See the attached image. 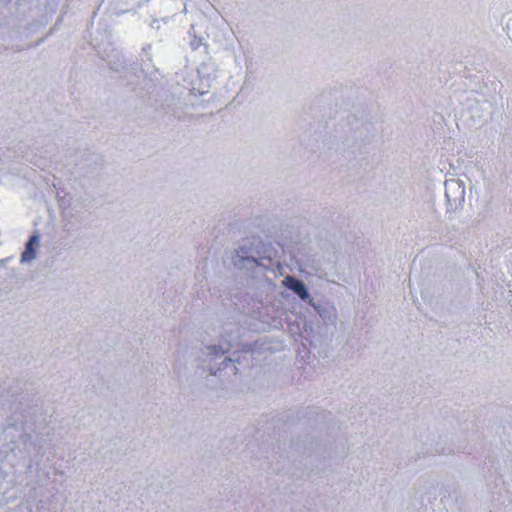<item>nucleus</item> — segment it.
<instances>
[{"label": "nucleus", "instance_id": "nucleus-1", "mask_svg": "<svg viewBox=\"0 0 512 512\" xmlns=\"http://www.w3.org/2000/svg\"><path fill=\"white\" fill-rule=\"evenodd\" d=\"M283 284L296 293L302 300H306L308 298V292L302 281L296 279L293 276H287L283 280Z\"/></svg>", "mask_w": 512, "mask_h": 512}, {"label": "nucleus", "instance_id": "nucleus-2", "mask_svg": "<svg viewBox=\"0 0 512 512\" xmlns=\"http://www.w3.org/2000/svg\"><path fill=\"white\" fill-rule=\"evenodd\" d=\"M39 237L37 235H33L30 237L29 241L26 244L25 250L22 253V261H31L35 257V249L34 245L38 244Z\"/></svg>", "mask_w": 512, "mask_h": 512}]
</instances>
